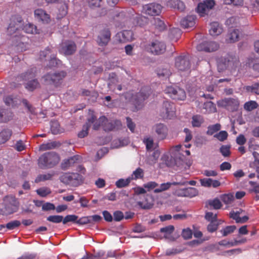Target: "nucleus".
Listing matches in <instances>:
<instances>
[{
	"instance_id": "26",
	"label": "nucleus",
	"mask_w": 259,
	"mask_h": 259,
	"mask_svg": "<svg viewBox=\"0 0 259 259\" xmlns=\"http://www.w3.org/2000/svg\"><path fill=\"white\" fill-rule=\"evenodd\" d=\"M167 5L180 11H183L185 9V4L180 0H168Z\"/></svg>"
},
{
	"instance_id": "8",
	"label": "nucleus",
	"mask_w": 259,
	"mask_h": 259,
	"mask_svg": "<svg viewBox=\"0 0 259 259\" xmlns=\"http://www.w3.org/2000/svg\"><path fill=\"white\" fill-rule=\"evenodd\" d=\"M159 112V116L163 119L170 118L174 112L173 104L168 101H163Z\"/></svg>"
},
{
	"instance_id": "11",
	"label": "nucleus",
	"mask_w": 259,
	"mask_h": 259,
	"mask_svg": "<svg viewBox=\"0 0 259 259\" xmlns=\"http://www.w3.org/2000/svg\"><path fill=\"white\" fill-rule=\"evenodd\" d=\"M76 50V46L75 42L72 41L67 40L61 44L59 52L66 56L71 55L75 53Z\"/></svg>"
},
{
	"instance_id": "51",
	"label": "nucleus",
	"mask_w": 259,
	"mask_h": 259,
	"mask_svg": "<svg viewBox=\"0 0 259 259\" xmlns=\"http://www.w3.org/2000/svg\"><path fill=\"white\" fill-rule=\"evenodd\" d=\"M236 229L235 226H228L226 227L224 229L221 230L223 236H226L228 235L233 233Z\"/></svg>"
},
{
	"instance_id": "19",
	"label": "nucleus",
	"mask_w": 259,
	"mask_h": 259,
	"mask_svg": "<svg viewBox=\"0 0 259 259\" xmlns=\"http://www.w3.org/2000/svg\"><path fill=\"white\" fill-rule=\"evenodd\" d=\"M156 71L158 76L162 79L169 77L171 74L168 65L159 67Z\"/></svg>"
},
{
	"instance_id": "37",
	"label": "nucleus",
	"mask_w": 259,
	"mask_h": 259,
	"mask_svg": "<svg viewBox=\"0 0 259 259\" xmlns=\"http://www.w3.org/2000/svg\"><path fill=\"white\" fill-rule=\"evenodd\" d=\"M21 30H24L27 33H37L36 27L32 24H27L22 26Z\"/></svg>"
},
{
	"instance_id": "46",
	"label": "nucleus",
	"mask_w": 259,
	"mask_h": 259,
	"mask_svg": "<svg viewBox=\"0 0 259 259\" xmlns=\"http://www.w3.org/2000/svg\"><path fill=\"white\" fill-rule=\"evenodd\" d=\"M246 90L248 92L259 95V83L257 82L252 84L251 85L246 86Z\"/></svg>"
},
{
	"instance_id": "17",
	"label": "nucleus",
	"mask_w": 259,
	"mask_h": 259,
	"mask_svg": "<svg viewBox=\"0 0 259 259\" xmlns=\"http://www.w3.org/2000/svg\"><path fill=\"white\" fill-rule=\"evenodd\" d=\"M233 65V58L230 56L221 57L218 61L219 71H222Z\"/></svg>"
},
{
	"instance_id": "43",
	"label": "nucleus",
	"mask_w": 259,
	"mask_h": 259,
	"mask_svg": "<svg viewBox=\"0 0 259 259\" xmlns=\"http://www.w3.org/2000/svg\"><path fill=\"white\" fill-rule=\"evenodd\" d=\"M107 121V118L104 116L100 117L98 119H96L93 125V128L95 130H98L100 127L102 125L104 126V123Z\"/></svg>"
},
{
	"instance_id": "34",
	"label": "nucleus",
	"mask_w": 259,
	"mask_h": 259,
	"mask_svg": "<svg viewBox=\"0 0 259 259\" xmlns=\"http://www.w3.org/2000/svg\"><path fill=\"white\" fill-rule=\"evenodd\" d=\"M152 24L155 26L156 29L160 31L164 30L166 27L163 21L161 20L159 18H154Z\"/></svg>"
},
{
	"instance_id": "33",
	"label": "nucleus",
	"mask_w": 259,
	"mask_h": 259,
	"mask_svg": "<svg viewBox=\"0 0 259 259\" xmlns=\"http://www.w3.org/2000/svg\"><path fill=\"white\" fill-rule=\"evenodd\" d=\"M35 76V74L34 73L33 69L31 68L28 70L26 72L22 73L18 76V78H20V80H29L30 79H32Z\"/></svg>"
},
{
	"instance_id": "25",
	"label": "nucleus",
	"mask_w": 259,
	"mask_h": 259,
	"mask_svg": "<svg viewBox=\"0 0 259 259\" xmlns=\"http://www.w3.org/2000/svg\"><path fill=\"white\" fill-rule=\"evenodd\" d=\"M239 31L238 29L230 30L227 35L226 41L229 43H233L238 40Z\"/></svg>"
},
{
	"instance_id": "47",
	"label": "nucleus",
	"mask_w": 259,
	"mask_h": 259,
	"mask_svg": "<svg viewBox=\"0 0 259 259\" xmlns=\"http://www.w3.org/2000/svg\"><path fill=\"white\" fill-rule=\"evenodd\" d=\"M132 179H131V178H128L125 180L120 179L116 182V186H117V188H122L126 187L129 185Z\"/></svg>"
},
{
	"instance_id": "12",
	"label": "nucleus",
	"mask_w": 259,
	"mask_h": 259,
	"mask_svg": "<svg viewBox=\"0 0 259 259\" xmlns=\"http://www.w3.org/2000/svg\"><path fill=\"white\" fill-rule=\"evenodd\" d=\"M166 49L165 45L161 41L156 40L151 43L147 47L148 51L154 55H159L163 53Z\"/></svg>"
},
{
	"instance_id": "10",
	"label": "nucleus",
	"mask_w": 259,
	"mask_h": 259,
	"mask_svg": "<svg viewBox=\"0 0 259 259\" xmlns=\"http://www.w3.org/2000/svg\"><path fill=\"white\" fill-rule=\"evenodd\" d=\"M214 5L213 0H206L202 3H199L197 8L196 11L200 16H204L207 14L210 10L212 9Z\"/></svg>"
},
{
	"instance_id": "22",
	"label": "nucleus",
	"mask_w": 259,
	"mask_h": 259,
	"mask_svg": "<svg viewBox=\"0 0 259 259\" xmlns=\"http://www.w3.org/2000/svg\"><path fill=\"white\" fill-rule=\"evenodd\" d=\"M223 31L222 26L217 22H213L210 23L209 33L212 36H218L221 34Z\"/></svg>"
},
{
	"instance_id": "64",
	"label": "nucleus",
	"mask_w": 259,
	"mask_h": 259,
	"mask_svg": "<svg viewBox=\"0 0 259 259\" xmlns=\"http://www.w3.org/2000/svg\"><path fill=\"white\" fill-rule=\"evenodd\" d=\"M249 184L252 187V189H250V192H253L255 193H259V184H257L255 182L249 181Z\"/></svg>"
},
{
	"instance_id": "50",
	"label": "nucleus",
	"mask_w": 259,
	"mask_h": 259,
	"mask_svg": "<svg viewBox=\"0 0 259 259\" xmlns=\"http://www.w3.org/2000/svg\"><path fill=\"white\" fill-rule=\"evenodd\" d=\"M51 130L54 135H57L61 132L60 124L57 121L51 122Z\"/></svg>"
},
{
	"instance_id": "30",
	"label": "nucleus",
	"mask_w": 259,
	"mask_h": 259,
	"mask_svg": "<svg viewBox=\"0 0 259 259\" xmlns=\"http://www.w3.org/2000/svg\"><path fill=\"white\" fill-rule=\"evenodd\" d=\"M78 155H75L70 157L68 159H65L62 163V167L63 168H67L72 166L74 163L78 160Z\"/></svg>"
},
{
	"instance_id": "2",
	"label": "nucleus",
	"mask_w": 259,
	"mask_h": 259,
	"mask_svg": "<svg viewBox=\"0 0 259 259\" xmlns=\"http://www.w3.org/2000/svg\"><path fill=\"white\" fill-rule=\"evenodd\" d=\"M60 161V157L55 152H49L43 154L38 160V164L41 169L50 168L55 166Z\"/></svg>"
},
{
	"instance_id": "53",
	"label": "nucleus",
	"mask_w": 259,
	"mask_h": 259,
	"mask_svg": "<svg viewBox=\"0 0 259 259\" xmlns=\"http://www.w3.org/2000/svg\"><path fill=\"white\" fill-rule=\"evenodd\" d=\"M132 176L134 177L133 179L137 180L142 179L144 177V170L140 167H138L133 171Z\"/></svg>"
},
{
	"instance_id": "16",
	"label": "nucleus",
	"mask_w": 259,
	"mask_h": 259,
	"mask_svg": "<svg viewBox=\"0 0 259 259\" xmlns=\"http://www.w3.org/2000/svg\"><path fill=\"white\" fill-rule=\"evenodd\" d=\"M110 36L111 33L108 29L103 30L97 38V41L98 45L101 47L106 46L110 40Z\"/></svg>"
},
{
	"instance_id": "49",
	"label": "nucleus",
	"mask_w": 259,
	"mask_h": 259,
	"mask_svg": "<svg viewBox=\"0 0 259 259\" xmlns=\"http://www.w3.org/2000/svg\"><path fill=\"white\" fill-rule=\"evenodd\" d=\"M90 127V125L86 123L82 126V130L78 134V137L79 138H83L86 137L89 134V130Z\"/></svg>"
},
{
	"instance_id": "29",
	"label": "nucleus",
	"mask_w": 259,
	"mask_h": 259,
	"mask_svg": "<svg viewBox=\"0 0 259 259\" xmlns=\"http://www.w3.org/2000/svg\"><path fill=\"white\" fill-rule=\"evenodd\" d=\"M246 65L259 75V63L255 59L252 58H249Z\"/></svg>"
},
{
	"instance_id": "38",
	"label": "nucleus",
	"mask_w": 259,
	"mask_h": 259,
	"mask_svg": "<svg viewBox=\"0 0 259 259\" xmlns=\"http://www.w3.org/2000/svg\"><path fill=\"white\" fill-rule=\"evenodd\" d=\"M39 85V83L36 79H32L28 81L26 83L25 88L30 91H33Z\"/></svg>"
},
{
	"instance_id": "41",
	"label": "nucleus",
	"mask_w": 259,
	"mask_h": 259,
	"mask_svg": "<svg viewBox=\"0 0 259 259\" xmlns=\"http://www.w3.org/2000/svg\"><path fill=\"white\" fill-rule=\"evenodd\" d=\"M192 124L194 127H199L203 122V119L201 116L196 115L192 117Z\"/></svg>"
},
{
	"instance_id": "58",
	"label": "nucleus",
	"mask_w": 259,
	"mask_h": 259,
	"mask_svg": "<svg viewBox=\"0 0 259 259\" xmlns=\"http://www.w3.org/2000/svg\"><path fill=\"white\" fill-rule=\"evenodd\" d=\"M145 199L146 201H147V198H146ZM137 204L138 206L143 209H149L151 208L153 205V203L151 202H147L144 203L143 202L139 201Z\"/></svg>"
},
{
	"instance_id": "24",
	"label": "nucleus",
	"mask_w": 259,
	"mask_h": 259,
	"mask_svg": "<svg viewBox=\"0 0 259 259\" xmlns=\"http://www.w3.org/2000/svg\"><path fill=\"white\" fill-rule=\"evenodd\" d=\"M186 183H178V182H167L166 183L161 184L160 186V187L158 188H156L154 190V193H158L161 192L162 191L168 190L171 185H185Z\"/></svg>"
},
{
	"instance_id": "60",
	"label": "nucleus",
	"mask_w": 259,
	"mask_h": 259,
	"mask_svg": "<svg viewBox=\"0 0 259 259\" xmlns=\"http://www.w3.org/2000/svg\"><path fill=\"white\" fill-rule=\"evenodd\" d=\"M205 219L210 222H217V214H214L211 212H206L205 215Z\"/></svg>"
},
{
	"instance_id": "52",
	"label": "nucleus",
	"mask_w": 259,
	"mask_h": 259,
	"mask_svg": "<svg viewBox=\"0 0 259 259\" xmlns=\"http://www.w3.org/2000/svg\"><path fill=\"white\" fill-rule=\"evenodd\" d=\"M21 225V222L18 220H14L11 221L6 225V228L9 230H13L19 227Z\"/></svg>"
},
{
	"instance_id": "62",
	"label": "nucleus",
	"mask_w": 259,
	"mask_h": 259,
	"mask_svg": "<svg viewBox=\"0 0 259 259\" xmlns=\"http://www.w3.org/2000/svg\"><path fill=\"white\" fill-rule=\"evenodd\" d=\"M219 223L217 222H211L207 226V231L210 233L215 232L218 228Z\"/></svg>"
},
{
	"instance_id": "23",
	"label": "nucleus",
	"mask_w": 259,
	"mask_h": 259,
	"mask_svg": "<svg viewBox=\"0 0 259 259\" xmlns=\"http://www.w3.org/2000/svg\"><path fill=\"white\" fill-rule=\"evenodd\" d=\"M121 125V122L119 120H114L109 122L107 119V121L104 123V130L105 131H111L118 129Z\"/></svg>"
},
{
	"instance_id": "7",
	"label": "nucleus",
	"mask_w": 259,
	"mask_h": 259,
	"mask_svg": "<svg viewBox=\"0 0 259 259\" xmlns=\"http://www.w3.org/2000/svg\"><path fill=\"white\" fill-rule=\"evenodd\" d=\"M18 203L16 200L12 202H6L0 206V214L8 215L18 210Z\"/></svg>"
},
{
	"instance_id": "35",
	"label": "nucleus",
	"mask_w": 259,
	"mask_h": 259,
	"mask_svg": "<svg viewBox=\"0 0 259 259\" xmlns=\"http://www.w3.org/2000/svg\"><path fill=\"white\" fill-rule=\"evenodd\" d=\"M57 52L53 53V54L50 55V59L49 60V63L48 64L50 67H57L59 66L61 63V61L57 59L56 58Z\"/></svg>"
},
{
	"instance_id": "59",
	"label": "nucleus",
	"mask_w": 259,
	"mask_h": 259,
	"mask_svg": "<svg viewBox=\"0 0 259 259\" xmlns=\"http://www.w3.org/2000/svg\"><path fill=\"white\" fill-rule=\"evenodd\" d=\"M192 234V230L190 228H187L183 230L181 235L186 240L191 238Z\"/></svg>"
},
{
	"instance_id": "3",
	"label": "nucleus",
	"mask_w": 259,
	"mask_h": 259,
	"mask_svg": "<svg viewBox=\"0 0 259 259\" xmlns=\"http://www.w3.org/2000/svg\"><path fill=\"white\" fill-rule=\"evenodd\" d=\"M66 75V73L64 71L48 73L42 77V79L45 84H53L57 87L60 84L61 80H62Z\"/></svg>"
},
{
	"instance_id": "1",
	"label": "nucleus",
	"mask_w": 259,
	"mask_h": 259,
	"mask_svg": "<svg viewBox=\"0 0 259 259\" xmlns=\"http://www.w3.org/2000/svg\"><path fill=\"white\" fill-rule=\"evenodd\" d=\"M151 93L149 87H144L138 93L132 95L130 102L137 110L141 109L144 105L145 101L148 99Z\"/></svg>"
},
{
	"instance_id": "54",
	"label": "nucleus",
	"mask_w": 259,
	"mask_h": 259,
	"mask_svg": "<svg viewBox=\"0 0 259 259\" xmlns=\"http://www.w3.org/2000/svg\"><path fill=\"white\" fill-rule=\"evenodd\" d=\"M221 124L219 123L210 125L208 127L207 134L212 135L214 133L219 131L221 129Z\"/></svg>"
},
{
	"instance_id": "5",
	"label": "nucleus",
	"mask_w": 259,
	"mask_h": 259,
	"mask_svg": "<svg viewBox=\"0 0 259 259\" xmlns=\"http://www.w3.org/2000/svg\"><path fill=\"white\" fill-rule=\"evenodd\" d=\"M23 26V20L19 15H14L11 16L10 22L7 28L8 34H14L17 31L21 30Z\"/></svg>"
},
{
	"instance_id": "45",
	"label": "nucleus",
	"mask_w": 259,
	"mask_h": 259,
	"mask_svg": "<svg viewBox=\"0 0 259 259\" xmlns=\"http://www.w3.org/2000/svg\"><path fill=\"white\" fill-rule=\"evenodd\" d=\"M258 106L257 103L254 101H250L246 102L244 105V108L248 111H251L256 109Z\"/></svg>"
},
{
	"instance_id": "55",
	"label": "nucleus",
	"mask_w": 259,
	"mask_h": 259,
	"mask_svg": "<svg viewBox=\"0 0 259 259\" xmlns=\"http://www.w3.org/2000/svg\"><path fill=\"white\" fill-rule=\"evenodd\" d=\"M228 136L227 132L225 131H222L215 134L214 137L217 138L220 141L223 142L227 139Z\"/></svg>"
},
{
	"instance_id": "48",
	"label": "nucleus",
	"mask_w": 259,
	"mask_h": 259,
	"mask_svg": "<svg viewBox=\"0 0 259 259\" xmlns=\"http://www.w3.org/2000/svg\"><path fill=\"white\" fill-rule=\"evenodd\" d=\"M53 176V175L50 174L39 175L35 179V182L37 183L41 181L51 180Z\"/></svg>"
},
{
	"instance_id": "39",
	"label": "nucleus",
	"mask_w": 259,
	"mask_h": 259,
	"mask_svg": "<svg viewBox=\"0 0 259 259\" xmlns=\"http://www.w3.org/2000/svg\"><path fill=\"white\" fill-rule=\"evenodd\" d=\"M47 220L55 224H58L61 222L63 223L64 217L60 215H52L47 217Z\"/></svg>"
},
{
	"instance_id": "56",
	"label": "nucleus",
	"mask_w": 259,
	"mask_h": 259,
	"mask_svg": "<svg viewBox=\"0 0 259 259\" xmlns=\"http://www.w3.org/2000/svg\"><path fill=\"white\" fill-rule=\"evenodd\" d=\"M81 95L83 96L92 97L96 99L98 96V94L97 92L95 91H90L88 90L82 89Z\"/></svg>"
},
{
	"instance_id": "61",
	"label": "nucleus",
	"mask_w": 259,
	"mask_h": 259,
	"mask_svg": "<svg viewBox=\"0 0 259 259\" xmlns=\"http://www.w3.org/2000/svg\"><path fill=\"white\" fill-rule=\"evenodd\" d=\"M113 220L116 222H119L124 218L123 213L120 210H116L113 213Z\"/></svg>"
},
{
	"instance_id": "18",
	"label": "nucleus",
	"mask_w": 259,
	"mask_h": 259,
	"mask_svg": "<svg viewBox=\"0 0 259 259\" xmlns=\"http://www.w3.org/2000/svg\"><path fill=\"white\" fill-rule=\"evenodd\" d=\"M153 130L157 134L158 138L160 140L165 139L167 134V127L162 123L155 124L153 127Z\"/></svg>"
},
{
	"instance_id": "31",
	"label": "nucleus",
	"mask_w": 259,
	"mask_h": 259,
	"mask_svg": "<svg viewBox=\"0 0 259 259\" xmlns=\"http://www.w3.org/2000/svg\"><path fill=\"white\" fill-rule=\"evenodd\" d=\"M56 53V50L53 47H47L45 50L40 52L39 58L41 60L46 59L47 57L50 58V55Z\"/></svg>"
},
{
	"instance_id": "15",
	"label": "nucleus",
	"mask_w": 259,
	"mask_h": 259,
	"mask_svg": "<svg viewBox=\"0 0 259 259\" xmlns=\"http://www.w3.org/2000/svg\"><path fill=\"white\" fill-rule=\"evenodd\" d=\"M102 219V217L98 214L83 217L78 219L77 224L79 225H84L88 224L94 225L96 223L100 222Z\"/></svg>"
},
{
	"instance_id": "9",
	"label": "nucleus",
	"mask_w": 259,
	"mask_h": 259,
	"mask_svg": "<svg viewBox=\"0 0 259 259\" xmlns=\"http://www.w3.org/2000/svg\"><path fill=\"white\" fill-rule=\"evenodd\" d=\"M176 67L182 71L189 70L191 67L189 57L188 56H180L176 58Z\"/></svg>"
},
{
	"instance_id": "63",
	"label": "nucleus",
	"mask_w": 259,
	"mask_h": 259,
	"mask_svg": "<svg viewBox=\"0 0 259 259\" xmlns=\"http://www.w3.org/2000/svg\"><path fill=\"white\" fill-rule=\"evenodd\" d=\"M158 186V184L155 182H149L143 185V187L149 191L155 188Z\"/></svg>"
},
{
	"instance_id": "21",
	"label": "nucleus",
	"mask_w": 259,
	"mask_h": 259,
	"mask_svg": "<svg viewBox=\"0 0 259 259\" xmlns=\"http://www.w3.org/2000/svg\"><path fill=\"white\" fill-rule=\"evenodd\" d=\"M195 15H188L181 20V25L185 28L192 27L195 24Z\"/></svg>"
},
{
	"instance_id": "36",
	"label": "nucleus",
	"mask_w": 259,
	"mask_h": 259,
	"mask_svg": "<svg viewBox=\"0 0 259 259\" xmlns=\"http://www.w3.org/2000/svg\"><path fill=\"white\" fill-rule=\"evenodd\" d=\"M60 143H57L56 142H52L51 143H48L46 144H42L40 145L39 148L40 150L42 151H45L47 150H50L52 149L55 148L57 147H59L60 146Z\"/></svg>"
},
{
	"instance_id": "28",
	"label": "nucleus",
	"mask_w": 259,
	"mask_h": 259,
	"mask_svg": "<svg viewBox=\"0 0 259 259\" xmlns=\"http://www.w3.org/2000/svg\"><path fill=\"white\" fill-rule=\"evenodd\" d=\"M12 119V113L6 109L0 110V122H7Z\"/></svg>"
},
{
	"instance_id": "6",
	"label": "nucleus",
	"mask_w": 259,
	"mask_h": 259,
	"mask_svg": "<svg viewBox=\"0 0 259 259\" xmlns=\"http://www.w3.org/2000/svg\"><path fill=\"white\" fill-rule=\"evenodd\" d=\"M165 93L172 99L176 100H184L186 95L184 90L178 87H167L164 90Z\"/></svg>"
},
{
	"instance_id": "40",
	"label": "nucleus",
	"mask_w": 259,
	"mask_h": 259,
	"mask_svg": "<svg viewBox=\"0 0 259 259\" xmlns=\"http://www.w3.org/2000/svg\"><path fill=\"white\" fill-rule=\"evenodd\" d=\"M231 145H222L220 148V152L225 157H229L231 155Z\"/></svg>"
},
{
	"instance_id": "4",
	"label": "nucleus",
	"mask_w": 259,
	"mask_h": 259,
	"mask_svg": "<svg viewBox=\"0 0 259 259\" xmlns=\"http://www.w3.org/2000/svg\"><path fill=\"white\" fill-rule=\"evenodd\" d=\"M81 176L78 173H66L60 177V180L65 184L77 187L81 183Z\"/></svg>"
},
{
	"instance_id": "44",
	"label": "nucleus",
	"mask_w": 259,
	"mask_h": 259,
	"mask_svg": "<svg viewBox=\"0 0 259 259\" xmlns=\"http://www.w3.org/2000/svg\"><path fill=\"white\" fill-rule=\"evenodd\" d=\"M78 217L74 214L67 215L64 218L63 224H67L69 222H72L77 224Z\"/></svg>"
},
{
	"instance_id": "20",
	"label": "nucleus",
	"mask_w": 259,
	"mask_h": 259,
	"mask_svg": "<svg viewBox=\"0 0 259 259\" xmlns=\"http://www.w3.org/2000/svg\"><path fill=\"white\" fill-rule=\"evenodd\" d=\"M35 18L44 23H48L50 21V17L45 11L42 9H37L34 11Z\"/></svg>"
},
{
	"instance_id": "57",
	"label": "nucleus",
	"mask_w": 259,
	"mask_h": 259,
	"mask_svg": "<svg viewBox=\"0 0 259 259\" xmlns=\"http://www.w3.org/2000/svg\"><path fill=\"white\" fill-rule=\"evenodd\" d=\"M37 194L41 197H46L51 193L48 188H41L36 190Z\"/></svg>"
},
{
	"instance_id": "42",
	"label": "nucleus",
	"mask_w": 259,
	"mask_h": 259,
	"mask_svg": "<svg viewBox=\"0 0 259 259\" xmlns=\"http://www.w3.org/2000/svg\"><path fill=\"white\" fill-rule=\"evenodd\" d=\"M221 199L224 203L229 204L234 201V197L232 194L229 193L221 195Z\"/></svg>"
},
{
	"instance_id": "13",
	"label": "nucleus",
	"mask_w": 259,
	"mask_h": 259,
	"mask_svg": "<svg viewBox=\"0 0 259 259\" xmlns=\"http://www.w3.org/2000/svg\"><path fill=\"white\" fill-rule=\"evenodd\" d=\"M219 48V45L214 41H203L197 46V50L198 51H205L211 52L217 51Z\"/></svg>"
},
{
	"instance_id": "32",
	"label": "nucleus",
	"mask_w": 259,
	"mask_h": 259,
	"mask_svg": "<svg viewBox=\"0 0 259 259\" xmlns=\"http://www.w3.org/2000/svg\"><path fill=\"white\" fill-rule=\"evenodd\" d=\"M207 205L212 207L214 209H219L222 207V204L220 200L216 198L212 200H208L206 203V206L207 207Z\"/></svg>"
},
{
	"instance_id": "27",
	"label": "nucleus",
	"mask_w": 259,
	"mask_h": 259,
	"mask_svg": "<svg viewBox=\"0 0 259 259\" xmlns=\"http://www.w3.org/2000/svg\"><path fill=\"white\" fill-rule=\"evenodd\" d=\"M12 134V131L9 128H5L0 132V145L8 141Z\"/></svg>"
},
{
	"instance_id": "14",
	"label": "nucleus",
	"mask_w": 259,
	"mask_h": 259,
	"mask_svg": "<svg viewBox=\"0 0 259 259\" xmlns=\"http://www.w3.org/2000/svg\"><path fill=\"white\" fill-rule=\"evenodd\" d=\"M162 8L160 5L156 3L149 4L143 7L145 13L151 16L159 15L161 12Z\"/></svg>"
}]
</instances>
